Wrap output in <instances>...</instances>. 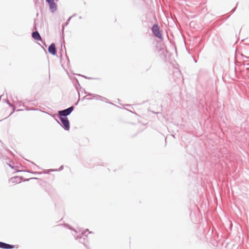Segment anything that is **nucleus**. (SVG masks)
<instances>
[{"label":"nucleus","mask_w":249,"mask_h":249,"mask_svg":"<svg viewBox=\"0 0 249 249\" xmlns=\"http://www.w3.org/2000/svg\"><path fill=\"white\" fill-rule=\"evenodd\" d=\"M64 226L65 227L69 229L70 230H73L72 228L69 224H64ZM73 231H74V230H73ZM74 231L76 233H77V231L75 230H74Z\"/></svg>","instance_id":"dca6fc26"},{"label":"nucleus","mask_w":249,"mask_h":249,"mask_svg":"<svg viewBox=\"0 0 249 249\" xmlns=\"http://www.w3.org/2000/svg\"><path fill=\"white\" fill-rule=\"evenodd\" d=\"M64 168L63 165L61 166L58 169H51L49 170V171H48L47 170H45L43 173L45 174H48L50 173V172H54V171H61Z\"/></svg>","instance_id":"9b49d317"},{"label":"nucleus","mask_w":249,"mask_h":249,"mask_svg":"<svg viewBox=\"0 0 249 249\" xmlns=\"http://www.w3.org/2000/svg\"><path fill=\"white\" fill-rule=\"evenodd\" d=\"M79 19H81V18H82V17H79Z\"/></svg>","instance_id":"473e14b6"},{"label":"nucleus","mask_w":249,"mask_h":249,"mask_svg":"<svg viewBox=\"0 0 249 249\" xmlns=\"http://www.w3.org/2000/svg\"><path fill=\"white\" fill-rule=\"evenodd\" d=\"M66 57H67V58L68 61H69V58H68V56H67V55H66Z\"/></svg>","instance_id":"7c9ffc66"},{"label":"nucleus","mask_w":249,"mask_h":249,"mask_svg":"<svg viewBox=\"0 0 249 249\" xmlns=\"http://www.w3.org/2000/svg\"><path fill=\"white\" fill-rule=\"evenodd\" d=\"M34 29L35 30V31L33 32V33H32V37L36 41H42V37L40 35L39 32L37 31L36 20L34 21Z\"/></svg>","instance_id":"39448f33"},{"label":"nucleus","mask_w":249,"mask_h":249,"mask_svg":"<svg viewBox=\"0 0 249 249\" xmlns=\"http://www.w3.org/2000/svg\"><path fill=\"white\" fill-rule=\"evenodd\" d=\"M10 179L13 183H18L21 182L23 179V178L22 177H15L11 178Z\"/></svg>","instance_id":"1a4fd4ad"},{"label":"nucleus","mask_w":249,"mask_h":249,"mask_svg":"<svg viewBox=\"0 0 249 249\" xmlns=\"http://www.w3.org/2000/svg\"><path fill=\"white\" fill-rule=\"evenodd\" d=\"M74 109V106H71L66 109L59 110L58 111L57 116H62L64 117H67V116L71 114Z\"/></svg>","instance_id":"20e7f679"},{"label":"nucleus","mask_w":249,"mask_h":249,"mask_svg":"<svg viewBox=\"0 0 249 249\" xmlns=\"http://www.w3.org/2000/svg\"><path fill=\"white\" fill-rule=\"evenodd\" d=\"M82 77H84L85 79H89V80H91V79H97L98 78H93V77H88L87 76H85V75H81Z\"/></svg>","instance_id":"f3484780"},{"label":"nucleus","mask_w":249,"mask_h":249,"mask_svg":"<svg viewBox=\"0 0 249 249\" xmlns=\"http://www.w3.org/2000/svg\"><path fill=\"white\" fill-rule=\"evenodd\" d=\"M15 246L13 245H10L4 242L0 241V248L3 249H12L14 248Z\"/></svg>","instance_id":"0eeeda50"},{"label":"nucleus","mask_w":249,"mask_h":249,"mask_svg":"<svg viewBox=\"0 0 249 249\" xmlns=\"http://www.w3.org/2000/svg\"><path fill=\"white\" fill-rule=\"evenodd\" d=\"M24 171L26 172H28V173H30L32 174H34V175L41 174V172H36V171H30V170H26V171Z\"/></svg>","instance_id":"4468645a"},{"label":"nucleus","mask_w":249,"mask_h":249,"mask_svg":"<svg viewBox=\"0 0 249 249\" xmlns=\"http://www.w3.org/2000/svg\"><path fill=\"white\" fill-rule=\"evenodd\" d=\"M88 95L92 96V97L86 98V96H85L83 97V99H86L87 100H91V99H93L94 98H96V99L97 100H98V99H99V98H102L104 99V100L103 99H101L102 101H104V100H107V99L106 98H104V97L103 98L102 96H101L100 95H97V94H91V93H89V94H88Z\"/></svg>","instance_id":"6e6552de"},{"label":"nucleus","mask_w":249,"mask_h":249,"mask_svg":"<svg viewBox=\"0 0 249 249\" xmlns=\"http://www.w3.org/2000/svg\"><path fill=\"white\" fill-rule=\"evenodd\" d=\"M86 231H83L79 235H75V239H78L79 242L84 244L88 249H90L88 245H87L88 240V236L86 234Z\"/></svg>","instance_id":"f03ea898"},{"label":"nucleus","mask_w":249,"mask_h":249,"mask_svg":"<svg viewBox=\"0 0 249 249\" xmlns=\"http://www.w3.org/2000/svg\"><path fill=\"white\" fill-rule=\"evenodd\" d=\"M29 102V101H28L27 99H25V100H24L23 103L24 104V103H27Z\"/></svg>","instance_id":"393cba45"},{"label":"nucleus","mask_w":249,"mask_h":249,"mask_svg":"<svg viewBox=\"0 0 249 249\" xmlns=\"http://www.w3.org/2000/svg\"><path fill=\"white\" fill-rule=\"evenodd\" d=\"M244 65L249 67V63H246V62L245 61H244Z\"/></svg>","instance_id":"bb28decb"},{"label":"nucleus","mask_w":249,"mask_h":249,"mask_svg":"<svg viewBox=\"0 0 249 249\" xmlns=\"http://www.w3.org/2000/svg\"><path fill=\"white\" fill-rule=\"evenodd\" d=\"M41 42H42V44H43V46H44L45 47H47V45H46V44L45 42H43L42 40V41H41Z\"/></svg>","instance_id":"b1692460"},{"label":"nucleus","mask_w":249,"mask_h":249,"mask_svg":"<svg viewBox=\"0 0 249 249\" xmlns=\"http://www.w3.org/2000/svg\"><path fill=\"white\" fill-rule=\"evenodd\" d=\"M60 57H62V53H60Z\"/></svg>","instance_id":"f704fd0d"},{"label":"nucleus","mask_w":249,"mask_h":249,"mask_svg":"<svg viewBox=\"0 0 249 249\" xmlns=\"http://www.w3.org/2000/svg\"><path fill=\"white\" fill-rule=\"evenodd\" d=\"M49 53L53 55H55L56 54V48L55 47V44L52 43L48 47Z\"/></svg>","instance_id":"423d86ee"},{"label":"nucleus","mask_w":249,"mask_h":249,"mask_svg":"<svg viewBox=\"0 0 249 249\" xmlns=\"http://www.w3.org/2000/svg\"><path fill=\"white\" fill-rule=\"evenodd\" d=\"M31 179H38V178L33 177V178H28V179H23L22 181H29L30 180H31Z\"/></svg>","instance_id":"2eb2a0df"},{"label":"nucleus","mask_w":249,"mask_h":249,"mask_svg":"<svg viewBox=\"0 0 249 249\" xmlns=\"http://www.w3.org/2000/svg\"><path fill=\"white\" fill-rule=\"evenodd\" d=\"M42 47V48H43L44 50H45V49L44 48L43 46H41Z\"/></svg>","instance_id":"72a5a7b5"},{"label":"nucleus","mask_w":249,"mask_h":249,"mask_svg":"<svg viewBox=\"0 0 249 249\" xmlns=\"http://www.w3.org/2000/svg\"><path fill=\"white\" fill-rule=\"evenodd\" d=\"M60 121V123L56 119V121L65 130L68 131L70 129V121L68 117L57 116Z\"/></svg>","instance_id":"f257e3e1"},{"label":"nucleus","mask_w":249,"mask_h":249,"mask_svg":"<svg viewBox=\"0 0 249 249\" xmlns=\"http://www.w3.org/2000/svg\"><path fill=\"white\" fill-rule=\"evenodd\" d=\"M76 14H74L73 15H72L71 17H72V18L75 16H76Z\"/></svg>","instance_id":"c85d7f7f"},{"label":"nucleus","mask_w":249,"mask_h":249,"mask_svg":"<svg viewBox=\"0 0 249 249\" xmlns=\"http://www.w3.org/2000/svg\"><path fill=\"white\" fill-rule=\"evenodd\" d=\"M237 4H238V3H237L236 5H237ZM236 6H236L235 7H234L233 9H232V10H231L232 13H234V11H235L236 8Z\"/></svg>","instance_id":"5701e85b"},{"label":"nucleus","mask_w":249,"mask_h":249,"mask_svg":"<svg viewBox=\"0 0 249 249\" xmlns=\"http://www.w3.org/2000/svg\"><path fill=\"white\" fill-rule=\"evenodd\" d=\"M12 108V109H13V111L10 113V115H11L16 110V107L13 105V107H11Z\"/></svg>","instance_id":"4be33fe9"},{"label":"nucleus","mask_w":249,"mask_h":249,"mask_svg":"<svg viewBox=\"0 0 249 249\" xmlns=\"http://www.w3.org/2000/svg\"><path fill=\"white\" fill-rule=\"evenodd\" d=\"M75 86L76 89L78 92V96L79 97H80V90H81L82 88L81 87L77 79L76 80Z\"/></svg>","instance_id":"9d476101"},{"label":"nucleus","mask_w":249,"mask_h":249,"mask_svg":"<svg viewBox=\"0 0 249 249\" xmlns=\"http://www.w3.org/2000/svg\"><path fill=\"white\" fill-rule=\"evenodd\" d=\"M22 107L26 109V110H36L37 109L34 108H30L29 107H28L26 106L25 105H23Z\"/></svg>","instance_id":"ddd939ff"},{"label":"nucleus","mask_w":249,"mask_h":249,"mask_svg":"<svg viewBox=\"0 0 249 249\" xmlns=\"http://www.w3.org/2000/svg\"><path fill=\"white\" fill-rule=\"evenodd\" d=\"M22 170H20V171H18L17 172H22Z\"/></svg>","instance_id":"c9c22d12"},{"label":"nucleus","mask_w":249,"mask_h":249,"mask_svg":"<svg viewBox=\"0 0 249 249\" xmlns=\"http://www.w3.org/2000/svg\"><path fill=\"white\" fill-rule=\"evenodd\" d=\"M8 166H9L11 168H12V169H16V168H17V167H16V166H13L12 165H11V164H9V163H8Z\"/></svg>","instance_id":"412c9836"},{"label":"nucleus","mask_w":249,"mask_h":249,"mask_svg":"<svg viewBox=\"0 0 249 249\" xmlns=\"http://www.w3.org/2000/svg\"><path fill=\"white\" fill-rule=\"evenodd\" d=\"M24 110V109H18L17 111H22V110Z\"/></svg>","instance_id":"cd10ccee"},{"label":"nucleus","mask_w":249,"mask_h":249,"mask_svg":"<svg viewBox=\"0 0 249 249\" xmlns=\"http://www.w3.org/2000/svg\"><path fill=\"white\" fill-rule=\"evenodd\" d=\"M10 153L11 155H14L12 153V152H10Z\"/></svg>","instance_id":"2f4dec72"},{"label":"nucleus","mask_w":249,"mask_h":249,"mask_svg":"<svg viewBox=\"0 0 249 249\" xmlns=\"http://www.w3.org/2000/svg\"><path fill=\"white\" fill-rule=\"evenodd\" d=\"M27 161H28V162H31L32 164H34L37 169H40V167H39L38 166H37V165H36L34 162H32V161H30L29 160H27Z\"/></svg>","instance_id":"6ab92c4d"},{"label":"nucleus","mask_w":249,"mask_h":249,"mask_svg":"<svg viewBox=\"0 0 249 249\" xmlns=\"http://www.w3.org/2000/svg\"><path fill=\"white\" fill-rule=\"evenodd\" d=\"M64 48H65V53H66V48H65V46H64Z\"/></svg>","instance_id":"c756f323"},{"label":"nucleus","mask_w":249,"mask_h":249,"mask_svg":"<svg viewBox=\"0 0 249 249\" xmlns=\"http://www.w3.org/2000/svg\"><path fill=\"white\" fill-rule=\"evenodd\" d=\"M80 100V97H79V100L74 104V106H77L79 103V101Z\"/></svg>","instance_id":"a878e982"},{"label":"nucleus","mask_w":249,"mask_h":249,"mask_svg":"<svg viewBox=\"0 0 249 249\" xmlns=\"http://www.w3.org/2000/svg\"><path fill=\"white\" fill-rule=\"evenodd\" d=\"M23 105H24V104L23 103L22 101H19L17 102V105L20 107V106H22Z\"/></svg>","instance_id":"a211bd4d"},{"label":"nucleus","mask_w":249,"mask_h":249,"mask_svg":"<svg viewBox=\"0 0 249 249\" xmlns=\"http://www.w3.org/2000/svg\"><path fill=\"white\" fill-rule=\"evenodd\" d=\"M245 58H248V57H247V56H245Z\"/></svg>","instance_id":"e433bc0d"},{"label":"nucleus","mask_w":249,"mask_h":249,"mask_svg":"<svg viewBox=\"0 0 249 249\" xmlns=\"http://www.w3.org/2000/svg\"><path fill=\"white\" fill-rule=\"evenodd\" d=\"M6 103L9 105V106L10 107H13V105L11 103H10V102H9V101L8 100H6Z\"/></svg>","instance_id":"aec40b11"},{"label":"nucleus","mask_w":249,"mask_h":249,"mask_svg":"<svg viewBox=\"0 0 249 249\" xmlns=\"http://www.w3.org/2000/svg\"><path fill=\"white\" fill-rule=\"evenodd\" d=\"M71 18H72V17H70L67 20V21H66V23H65V24L62 26V32H64L65 26H67L69 24V23L70 22V21L71 20Z\"/></svg>","instance_id":"f8f14e48"},{"label":"nucleus","mask_w":249,"mask_h":249,"mask_svg":"<svg viewBox=\"0 0 249 249\" xmlns=\"http://www.w3.org/2000/svg\"><path fill=\"white\" fill-rule=\"evenodd\" d=\"M151 30L153 34L155 36L157 37L160 40L163 39V37L160 28V26L158 24H154L152 27Z\"/></svg>","instance_id":"7ed1b4c3"}]
</instances>
